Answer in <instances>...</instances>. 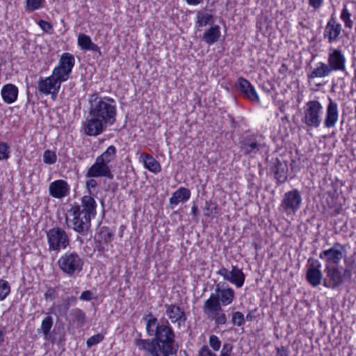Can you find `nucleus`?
Returning <instances> with one entry per match:
<instances>
[{
	"label": "nucleus",
	"instance_id": "f257e3e1",
	"mask_svg": "<svg viewBox=\"0 0 356 356\" xmlns=\"http://www.w3.org/2000/svg\"><path fill=\"white\" fill-rule=\"evenodd\" d=\"M146 330L148 335L154 338L136 339L134 343L139 349L151 356H177L179 345L168 321L160 324L156 317H152L147 321Z\"/></svg>",
	"mask_w": 356,
	"mask_h": 356
},
{
	"label": "nucleus",
	"instance_id": "f03ea898",
	"mask_svg": "<svg viewBox=\"0 0 356 356\" xmlns=\"http://www.w3.org/2000/svg\"><path fill=\"white\" fill-rule=\"evenodd\" d=\"M89 111L83 129L85 134L97 136L116 120V104L113 99L92 94L88 98Z\"/></svg>",
	"mask_w": 356,
	"mask_h": 356
},
{
	"label": "nucleus",
	"instance_id": "7ed1b4c3",
	"mask_svg": "<svg viewBox=\"0 0 356 356\" xmlns=\"http://www.w3.org/2000/svg\"><path fill=\"white\" fill-rule=\"evenodd\" d=\"M84 265L83 258L75 251L63 254L58 260L60 270L69 277L78 275Z\"/></svg>",
	"mask_w": 356,
	"mask_h": 356
},
{
	"label": "nucleus",
	"instance_id": "20e7f679",
	"mask_svg": "<svg viewBox=\"0 0 356 356\" xmlns=\"http://www.w3.org/2000/svg\"><path fill=\"white\" fill-rule=\"evenodd\" d=\"M49 251L60 252L70 245V238L65 229L56 227L47 232Z\"/></svg>",
	"mask_w": 356,
	"mask_h": 356
},
{
	"label": "nucleus",
	"instance_id": "39448f33",
	"mask_svg": "<svg viewBox=\"0 0 356 356\" xmlns=\"http://www.w3.org/2000/svg\"><path fill=\"white\" fill-rule=\"evenodd\" d=\"M74 65L73 55L65 53L61 56L58 65L54 69L51 76L61 85L69 79Z\"/></svg>",
	"mask_w": 356,
	"mask_h": 356
},
{
	"label": "nucleus",
	"instance_id": "423d86ee",
	"mask_svg": "<svg viewBox=\"0 0 356 356\" xmlns=\"http://www.w3.org/2000/svg\"><path fill=\"white\" fill-rule=\"evenodd\" d=\"M202 310L207 318L213 320L216 325L226 324L227 321V316L217 300H205Z\"/></svg>",
	"mask_w": 356,
	"mask_h": 356
},
{
	"label": "nucleus",
	"instance_id": "0eeeda50",
	"mask_svg": "<svg viewBox=\"0 0 356 356\" xmlns=\"http://www.w3.org/2000/svg\"><path fill=\"white\" fill-rule=\"evenodd\" d=\"M302 198L296 189L285 193L280 205V211L287 215L294 214L300 208Z\"/></svg>",
	"mask_w": 356,
	"mask_h": 356
},
{
	"label": "nucleus",
	"instance_id": "6e6552de",
	"mask_svg": "<svg viewBox=\"0 0 356 356\" xmlns=\"http://www.w3.org/2000/svg\"><path fill=\"white\" fill-rule=\"evenodd\" d=\"M69 213L72 216L69 227L81 234H86L90 227L91 218L86 216V214L80 213L78 207H71Z\"/></svg>",
	"mask_w": 356,
	"mask_h": 356
},
{
	"label": "nucleus",
	"instance_id": "1a4fd4ad",
	"mask_svg": "<svg viewBox=\"0 0 356 356\" xmlns=\"http://www.w3.org/2000/svg\"><path fill=\"white\" fill-rule=\"evenodd\" d=\"M346 256V250L343 245L336 243L332 248L321 252L320 257L323 259L327 267L336 266Z\"/></svg>",
	"mask_w": 356,
	"mask_h": 356
},
{
	"label": "nucleus",
	"instance_id": "9d476101",
	"mask_svg": "<svg viewBox=\"0 0 356 356\" xmlns=\"http://www.w3.org/2000/svg\"><path fill=\"white\" fill-rule=\"evenodd\" d=\"M327 277L330 278L329 284H327L326 281L324 282V285L326 286L334 288L341 284L346 280H350L351 272L348 268L339 269L335 266L327 267Z\"/></svg>",
	"mask_w": 356,
	"mask_h": 356
},
{
	"label": "nucleus",
	"instance_id": "9b49d317",
	"mask_svg": "<svg viewBox=\"0 0 356 356\" xmlns=\"http://www.w3.org/2000/svg\"><path fill=\"white\" fill-rule=\"evenodd\" d=\"M234 297L235 293L232 288L224 287L219 283L216 286L215 293H211L207 300H217L220 305L227 306L233 302Z\"/></svg>",
	"mask_w": 356,
	"mask_h": 356
},
{
	"label": "nucleus",
	"instance_id": "f8f14e48",
	"mask_svg": "<svg viewBox=\"0 0 356 356\" xmlns=\"http://www.w3.org/2000/svg\"><path fill=\"white\" fill-rule=\"evenodd\" d=\"M60 88V83L51 75L46 78L40 77L38 82L39 92L45 95H51L53 99L56 97Z\"/></svg>",
	"mask_w": 356,
	"mask_h": 356
},
{
	"label": "nucleus",
	"instance_id": "ddd939ff",
	"mask_svg": "<svg viewBox=\"0 0 356 356\" xmlns=\"http://www.w3.org/2000/svg\"><path fill=\"white\" fill-rule=\"evenodd\" d=\"M164 308L165 314L172 323H177L180 327L186 323L187 316L183 308L175 304H165Z\"/></svg>",
	"mask_w": 356,
	"mask_h": 356
},
{
	"label": "nucleus",
	"instance_id": "4468645a",
	"mask_svg": "<svg viewBox=\"0 0 356 356\" xmlns=\"http://www.w3.org/2000/svg\"><path fill=\"white\" fill-rule=\"evenodd\" d=\"M239 143L241 151L245 155L255 154L263 147V145L257 140L254 135L242 137Z\"/></svg>",
	"mask_w": 356,
	"mask_h": 356
},
{
	"label": "nucleus",
	"instance_id": "2eb2a0df",
	"mask_svg": "<svg viewBox=\"0 0 356 356\" xmlns=\"http://www.w3.org/2000/svg\"><path fill=\"white\" fill-rule=\"evenodd\" d=\"M86 176L89 178L106 177L110 179L113 178V175L108 165L98 159L86 172Z\"/></svg>",
	"mask_w": 356,
	"mask_h": 356
},
{
	"label": "nucleus",
	"instance_id": "dca6fc26",
	"mask_svg": "<svg viewBox=\"0 0 356 356\" xmlns=\"http://www.w3.org/2000/svg\"><path fill=\"white\" fill-rule=\"evenodd\" d=\"M236 88L247 99L252 102H259V96L254 88L247 79L240 77L238 79Z\"/></svg>",
	"mask_w": 356,
	"mask_h": 356
},
{
	"label": "nucleus",
	"instance_id": "f3484780",
	"mask_svg": "<svg viewBox=\"0 0 356 356\" xmlns=\"http://www.w3.org/2000/svg\"><path fill=\"white\" fill-rule=\"evenodd\" d=\"M96 202L91 195H84L80 205H74L72 207H78L80 213L86 214V216L91 218L96 214Z\"/></svg>",
	"mask_w": 356,
	"mask_h": 356
},
{
	"label": "nucleus",
	"instance_id": "a211bd4d",
	"mask_svg": "<svg viewBox=\"0 0 356 356\" xmlns=\"http://www.w3.org/2000/svg\"><path fill=\"white\" fill-rule=\"evenodd\" d=\"M49 191L52 197L60 199L68 194L70 188L65 181L58 179L49 184Z\"/></svg>",
	"mask_w": 356,
	"mask_h": 356
},
{
	"label": "nucleus",
	"instance_id": "6ab92c4d",
	"mask_svg": "<svg viewBox=\"0 0 356 356\" xmlns=\"http://www.w3.org/2000/svg\"><path fill=\"white\" fill-rule=\"evenodd\" d=\"M329 67L332 70H341L344 71L345 67V58L339 49H334L332 54H330L328 57Z\"/></svg>",
	"mask_w": 356,
	"mask_h": 356
},
{
	"label": "nucleus",
	"instance_id": "aec40b11",
	"mask_svg": "<svg viewBox=\"0 0 356 356\" xmlns=\"http://www.w3.org/2000/svg\"><path fill=\"white\" fill-rule=\"evenodd\" d=\"M341 31V25L337 23L334 18H331L325 26L324 37L327 38L330 42H332L338 38Z\"/></svg>",
	"mask_w": 356,
	"mask_h": 356
},
{
	"label": "nucleus",
	"instance_id": "412c9836",
	"mask_svg": "<svg viewBox=\"0 0 356 356\" xmlns=\"http://www.w3.org/2000/svg\"><path fill=\"white\" fill-rule=\"evenodd\" d=\"M338 109L336 103L330 100L326 113V118L325 120V126L327 128H331L334 127L335 124L338 120Z\"/></svg>",
	"mask_w": 356,
	"mask_h": 356
},
{
	"label": "nucleus",
	"instance_id": "4be33fe9",
	"mask_svg": "<svg viewBox=\"0 0 356 356\" xmlns=\"http://www.w3.org/2000/svg\"><path fill=\"white\" fill-rule=\"evenodd\" d=\"M191 197V191L189 189L181 187L175 191L170 198V204L173 208L180 202H184L189 200Z\"/></svg>",
	"mask_w": 356,
	"mask_h": 356
},
{
	"label": "nucleus",
	"instance_id": "5701e85b",
	"mask_svg": "<svg viewBox=\"0 0 356 356\" xmlns=\"http://www.w3.org/2000/svg\"><path fill=\"white\" fill-rule=\"evenodd\" d=\"M1 93L4 102L12 104L17 98L18 89L15 85L8 83L2 88Z\"/></svg>",
	"mask_w": 356,
	"mask_h": 356
},
{
	"label": "nucleus",
	"instance_id": "b1692460",
	"mask_svg": "<svg viewBox=\"0 0 356 356\" xmlns=\"http://www.w3.org/2000/svg\"><path fill=\"white\" fill-rule=\"evenodd\" d=\"M78 44L83 50H90L94 52H97L99 56H102V52L99 47L93 43L90 38L84 34L80 33L78 36Z\"/></svg>",
	"mask_w": 356,
	"mask_h": 356
},
{
	"label": "nucleus",
	"instance_id": "393cba45",
	"mask_svg": "<svg viewBox=\"0 0 356 356\" xmlns=\"http://www.w3.org/2000/svg\"><path fill=\"white\" fill-rule=\"evenodd\" d=\"M140 159L143 162L145 167L149 171L157 173L161 170V165L152 155L147 153H141Z\"/></svg>",
	"mask_w": 356,
	"mask_h": 356
},
{
	"label": "nucleus",
	"instance_id": "a878e982",
	"mask_svg": "<svg viewBox=\"0 0 356 356\" xmlns=\"http://www.w3.org/2000/svg\"><path fill=\"white\" fill-rule=\"evenodd\" d=\"M273 170L278 182L283 183L286 180L288 169L285 162H282L276 159Z\"/></svg>",
	"mask_w": 356,
	"mask_h": 356
},
{
	"label": "nucleus",
	"instance_id": "bb28decb",
	"mask_svg": "<svg viewBox=\"0 0 356 356\" xmlns=\"http://www.w3.org/2000/svg\"><path fill=\"white\" fill-rule=\"evenodd\" d=\"M220 37V31L218 25L210 27L203 34L202 39L208 44L215 43Z\"/></svg>",
	"mask_w": 356,
	"mask_h": 356
},
{
	"label": "nucleus",
	"instance_id": "cd10ccee",
	"mask_svg": "<svg viewBox=\"0 0 356 356\" xmlns=\"http://www.w3.org/2000/svg\"><path fill=\"white\" fill-rule=\"evenodd\" d=\"M229 277L231 279L228 280L229 282L235 284L236 287H241L245 282V275L241 269L236 266H233L231 271L228 270Z\"/></svg>",
	"mask_w": 356,
	"mask_h": 356
},
{
	"label": "nucleus",
	"instance_id": "c85d7f7f",
	"mask_svg": "<svg viewBox=\"0 0 356 356\" xmlns=\"http://www.w3.org/2000/svg\"><path fill=\"white\" fill-rule=\"evenodd\" d=\"M207 11V8L197 11L196 24L199 26H205L213 21V14Z\"/></svg>",
	"mask_w": 356,
	"mask_h": 356
},
{
	"label": "nucleus",
	"instance_id": "c756f323",
	"mask_svg": "<svg viewBox=\"0 0 356 356\" xmlns=\"http://www.w3.org/2000/svg\"><path fill=\"white\" fill-rule=\"evenodd\" d=\"M116 148L114 145H110L97 159L108 165L115 157Z\"/></svg>",
	"mask_w": 356,
	"mask_h": 356
},
{
	"label": "nucleus",
	"instance_id": "7c9ffc66",
	"mask_svg": "<svg viewBox=\"0 0 356 356\" xmlns=\"http://www.w3.org/2000/svg\"><path fill=\"white\" fill-rule=\"evenodd\" d=\"M114 233L107 227H102L99 232L98 238L100 241L105 244L111 243L113 240Z\"/></svg>",
	"mask_w": 356,
	"mask_h": 356
},
{
	"label": "nucleus",
	"instance_id": "2f4dec72",
	"mask_svg": "<svg viewBox=\"0 0 356 356\" xmlns=\"http://www.w3.org/2000/svg\"><path fill=\"white\" fill-rule=\"evenodd\" d=\"M332 72V68L328 65L321 63L319 66L316 67L313 70V77H324L328 75Z\"/></svg>",
	"mask_w": 356,
	"mask_h": 356
},
{
	"label": "nucleus",
	"instance_id": "473e14b6",
	"mask_svg": "<svg viewBox=\"0 0 356 356\" xmlns=\"http://www.w3.org/2000/svg\"><path fill=\"white\" fill-rule=\"evenodd\" d=\"M71 315L73 317L74 321H76L80 326H83L85 324L86 319V314L81 309H73L71 311Z\"/></svg>",
	"mask_w": 356,
	"mask_h": 356
},
{
	"label": "nucleus",
	"instance_id": "72a5a7b5",
	"mask_svg": "<svg viewBox=\"0 0 356 356\" xmlns=\"http://www.w3.org/2000/svg\"><path fill=\"white\" fill-rule=\"evenodd\" d=\"M53 325V318L51 316H46L41 323V330L45 339L49 335L50 330Z\"/></svg>",
	"mask_w": 356,
	"mask_h": 356
},
{
	"label": "nucleus",
	"instance_id": "f704fd0d",
	"mask_svg": "<svg viewBox=\"0 0 356 356\" xmlns=\"http://www.w3.org/2000/svg\"><path fill=\"white\" fill-rule=\"evenodd\" d=\"M10 293V286L8 281L0 279V301L3 300Z\"/></svg>",
	"mask_w": 356,
	"mask_h": 356
},
{
	"label": "nucleus",
	"instance_id": "c9c22d12",
	"mask_svg": "<svg viewBox=\"0 0 356 356\" xmlns=\"http://www.w3.org/2000/svg\"><path fill=\"white\" fill-rule=\"evenodd\" d=\"M232 323L238 327L243 326L245 323V317L241 312H235L232 314Z\"/></svg>",
	"mask_w": 356,
	"mask_h": 356
},
{
	"label": "nucleus",
	"instance_id": "e433bc0d",
	"mask_svg": "<svg viewBox=\"0 0 356 356\" xmlns=\"http://www.w3.org/2000/svg\"><path fill=\"white\" fill-rule=\"evenodd\" d=\"M57 156L54 152L46 150L43 154V161L47 164H54L56 162Z\"/></svg>",
	"mask_w": 356,
	"mask_h": 356
},
{
	"label": "nucleus",
	"instance_id": "4c0bfd02",
	"mask_svg": "<svg viewBox=\"0 0 356 356\" xmlns=\"http://www.w3.org/2000/svg\"><path fill=\"white\" fill-rule=\"evenodd\" d=\"M350 14L345 6L341 11V19L344 22L345 26L346 27L351 29L353 27V22L350 19Z\"/></svg>",
	"mask_w": 356,
	"mask_h": 356
},
{
	"label": "nucleus",
	"instance_id": "58836bf2",
	"mask_svg": "<svg viewBox=\"0 0 356 356\" xmlns=\"http://www.w3.org/2000/svg\"><path fill=\"white\" fill-rule=\"evenodd\" d=\"M44 0H26V8L29 11H33L41 7Z\"/></svg>",
	"mask_w": 356,
	"mask_h": 356
},
{
	"label": "nucleus",
	"instance_id": "ea45409f",
	"mask_svg": "<svg viewBox=\"0 0 356 356\" xmlns=\"http://www.w3.org/2000/svg\"><path fill=\"white\" fill-rule=\"evenodd\" d=\"M209 346H211V348L214 351L219 350L220 346H221L220 340L219 339V338L217 336H216L214 334H212L209 337Z\"/></svg>",
	"mask_w": 356,
	"mask_h": 356
},
{
	"label": "nucleus",
	"instance_id": "a19ab883",
	"mask_svg": "<svg viewBox=\"0 0 356 356\" xmlns=\"http://www.w3.org/2000/svg\"><path fill=\"white\" fill-rule=\"evenodd\" d=\"M104 339V336L101 334H97L94 336H92L89 339H88L86 341V344L88 347H92L99 342H101Z\"/></svg>",
	"mask_w": 356,
	"mask_h": 356
},
{
	"label": "nucleus",
	"instance_id": "79ce46f5",
	"mask_svg": "<svg viewBox=\"0 0 356 356\" xmlns=\"http://www.w3.org/2000/svg\"><path fill=\"white\" fill-rule=\"evenodd\" d=\"M307 106L305 115V122L309 127H310L312 126V102H307Z\"/></svg>",
	"mask_w": 356,
	"mask_h": 356
},
{
	"label": "nucleus",
	"instance_id": "37998d69",
	"mask_svg": "<svg viewBox=\"0 0 356 356\" xmlns=\"http://www.w3.org/2000/svg\"><path fill=\"white\" fill-rule=\"evenodd\" d=\"M9 147L3 142L0 143V160L7 159L9 157Z\"/></svg>",
	"mask_w": 356,
	"mask_h": 356
},
{
	"label": "nucleus",
	"instance_id": "c03bdc74",
	"mask_svg": "<svg viewBox=\"0 0 356 356\" xmlns=\"http://www.w3.org/2000/svg\"><path fill=\"white\" fill-rule=\"evenodd\" d=\"M322 275L319 270L313 266V286H317L321 283Z\"/></svg>",
	"mask_w": 356,
	"mask_h": 356
},
{
	"label": "nucleus",
	"instance_id": "a18cd8bd",
	"mask_svg": "<svg viewBox=\"0 0 356 356\" xmlns=\"http://www.w3.org/2000/svg\"><path fill=\"white\" fill-rule=\"evenodd\" d=\"M233 346L229 343H225L220 352V356H230Z\"/></svg>",
	"mask_w": 356,
	"mask_h": 356
},
{
	"label": "nucleus",
	"instance_id": "49530a36",
	"mask_svg": "<svg viewBox=\"0 0 356 356\" xmlns=\"http://www.w3.org/2000/svg\"><path fill=\"white\" fill-rule=\"evenodd\" d=\"M198 356H216L207 346H203L198 351Z\"/></svg>",
	"mask_w": 356,
	"mask_h": 356
},
{
	"label": "nucleus",
	"instance_id": "de8ad7c7",
	"mask_svg": "<svg viewBox=\"0 0 356 356\" xmlns=\"http://www.w3.org/2000/svg\"><path fill=\"white\" fill-rule=\"evenodd\" d=\"M93 298H94L93 294L89 290L84 291L83 292H82V293L80 296V299L81 300L90 301V300H92Z\"/></svg>",
	"mask_w": 356,
	"mask_h": 356
},
{
	"label": "nucleus",
	"instance_id": "09e8293b",
	"mask_svg": "<svg viewBox=\"0 0 356 356\" xmlns=\"http://www.w3.org/2000/svg\"><path fill=\"white\" fill-rule=\"evenodd\" d=\"M40 28L45 32L49 33L52 29V26L48 22L40 20L39 22Z\"/></svg>",
	"mask_w": 356,
	"mask_h": 356
},
{
	"label": "nucleus",
	"instance_id": "8fccbe9b",
	"mask_svg": "<svg viewBox=\"0 0 356 356\" xmlns=\"http://www.w3.org/2000/svg\"><path fill=\"white\" fill-rule=\"evenodd\" d=\"M312 261V259L309 258L308 259V264L307 266V275L306 278L307 282L312 284V264L310 263Z\"/></svg>",
	"mask_w": 356,
	"mask_h": 356
},
{
	"label": "nucleus",
	"instance_id": "3c124183",
	"mask_svg": "<svg viewBox=\"0 0 356 356\" xmlns=\"http://www.w3.org/2000/svg\"><path fill=\"white\" fill-rule=\"evenodd\" d=\"M276 356H289V350L284 346L276 348Z\"/></svg>",
	"mask_w": 356,
	"mask_h": 356
},
{
	"label": "nucleus",
	"instance_id": "603ef678",
	"mask_svg": "<svg viewBox=\"0 0 356 356\" xmlns=\"http://www.w3.org/2000/svg\"><path fill=\"white\" fill-rule=\"evenodd\" d=\"M217 273L221 275L225 280L227 281L231 280L229 277L228 270L225 267H222L221 268H220Z\"/></svg>",
	"mask_w": 356,
	"mask_h": 356
},
{
	"label": "nucleus",
	"instance_id": "864d4df0",
	"mask_svg": "<svg viewBox=\"0 0 356 356\" xmlns=\"http://www.w3.org/2000/svg\"><path fill=\"white\" fill-rule=\"evenodd\" d=\"M86 185L87 188L89 191V193L91 194L90 188H94L97 186V182L94 179H90L86 181Z\"/></svg>",
	"mask_w": 356,
	"mask_h": 356
},
{
	"label": "nucleus",
	"instance_id": "5fc2aeb1",
	"mask_svg": "<svg viewBox=\"0 0 356 356\" xmlns=\"http://www.w3.org/2000/svg\"><path fill=\"white\" fill-rule=\"evenodd\" d=\"M44 298L46 300L54 299L55 298V290L53 288H48L44 293Z\"/></svg>",
	"mask_w": 356,
	"mask_h": 356
},
{
	"label": "nucleus",
	"instance_id": "6e6d98bb",
	"mask_svg": "<svg viewBox=\"0 0 356 356\" xmlns=\"http://www.w3.org/2000/svg\"><path fill=\"white\" fill-rule=\"evenodd\" d=\"M321 108L322 106L318 102L313 101V113H318Z\"/></svg>",
	"mask_w": 356,
	"mask_h": 356
},
{
	"label": "nucleus",
	"instance_id": "4d7b16f0",
	"mask_svg": "<svg viewBox=\"0 0 356 356\" xmlns=\"http://www.w3.org/2000/svg\"><path fill=\"white\" fill-rule=\"evenodd\" d=\"M321 123V119L318 113H313V126L318 127Z\"/></svg>",
	"mask_w": 356,
	"mask_h": 356
},
{
	"label": "nucleus",
	"instance_id": "13d9d810",
	"mask_svg": "<svg viewBox=\"0 0 356 356\" xmlns=\"http://www.w3.org/2000/svg\"><path fill=\"white\" fill-rule=\"evenodd\" d=\"M202 1H203V0H186V2L188 5H193V6L198 5V4L201 3Z\"/></svg>",
	"mask_w": 356,
	"mask_h": 356
},
{
	"label": "nucleus",
	"instance_id": "bf43d9fd",
	"mask_svg": "<svg viewBox=\"0 0 356 356\" xmlns=\"http://www.w3.org/2000/svg\"><path fill=\"white\" fill-rule=\"evenodd\" d=\"M323 0H313V8H318L321 6Z\"/></svg>",
	"mask_w": 356,
	"mask_h": 356
},
{
	"label": "nucleus",
	"instance_id": "052dcab7",
	"mask_svg": "<svg viewBox=\"0 0 356 356\" xmlns=\"http://www.w3.org/2000/svg\"><path fill=\"white\" fill-rule=\"evenodd\" d=\"M288 68L286 65L282 64L280 67L279 72L281 73H285L287 71Z\"/></svg>",
	"mask_w": 356,
	"mask_h": 356
},
{
	"label": "nucleus",
	"instance_id": "680f3d73",
	"mask_svg": "<svg viewBox=\"0 0 356 356\" xmlns=\"http://www.w3.org/2000/svg\"><path fill=\"white\" fill-rule=\"evenodd\" d=\"M4 340V332L0 330V346L2 344Z\"/></svg>",
	"mask_w": 356,
	"mask_h": 356
},
{
	"label": "nucleus",
	"instance_id": "e2e57ef3",
	"mask_svg": "<svg viewBox=\"0 0 356 356\" xmlns=\"http://www.w3.org/2000/svg\"><path fill=\"white\" fill-rule=\"evenodd\" d=\"M197 212H198L197 207L195 205L193 206V207H192L193 214L196 216L197 214Z\"/></svg>",
	"mask_w": 356,
	"mask_h": 356
},
{
	"label": "nucleus",
	"instance_id": "0e129e2a",
	"mask_svg": "<svg viewBox=\"0 0 356 356\" xmlns=\"http://www.w3.org/2000/svg\"><path fill=\"white\" fill-rule=\"evenodd\" d=\"M246 319L250 321L251 320V316L250 314H248L246 316Z\"/></svg>",
	"mask_w": 356,
	"mask_h": 356
},
{
	"label": "nucleus",
	"instance_id": "69168bd1",
	"mask_svg": "<svg viewBox=\"0 0 356 356\" xmlns=\"http://www.w3.org/2000/svg\"><path fill=\"white\" fill-rule=\"evenodd\" d=\"M208 205H209L208 202H206V208L207 210H209V207H207Z\"/></svg>",
	"mask_w": 356,
	"mask_h": 356
},
{
	"label": "nucleus",
	"instance_id": "338daca9",
	"mask_svg": "<svg viewBox=\"0 0 356 356\" xmlns=\"http://www.w3.org/2000/svg\"><path fill=\"white\" fill-rule=\"evenodd\" d=\"M308 3L309 5H312V0H308Z\"/></svg>",
	"mask_w": 356,
	"mask_h": 356
},
{
	"label": "nucleus",
	"instance_id": "774afa93",
	"mask_svg": "<svg viewBox=\"0 0 356 356\" xmlns=\"http://www.w3.org/2000/svg\"><path fill=\"white\" fill-rule=\"evenodd\" d=\"M312 77V74H308V78L310 79Z\"/></svg>",
	"mask_w": 356,
	"mask_h": 356
}]
</instances>
